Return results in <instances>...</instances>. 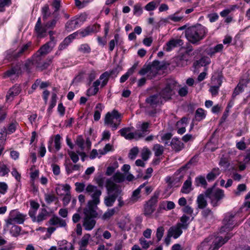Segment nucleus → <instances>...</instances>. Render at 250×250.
<instances>
[{
  "instance_id": "obj_63",
  "label": "nucleus",
  "mask_w": 250,
  "mask_h": 250,
  "mask_svg": "<svg viewBox=\"0 0 250 250\" xmlns=\"http://www.w3.org/2000/svg\"><path fill=\"white\" fill-rule=\"evenodd\" d=\"M244 90H243L242 87H240L239 86L237 85L236 87L234 88L233 92L232 94V99H234L236 96L238 95L240 93L243 92Z\"/></svg>"
},
{
  "instance_id": "obj_19",
  "label": "nucleus",
  "mask_w": 250,
  "mask_h": 250,
  "mask_svg": "<svg viewBox=\"0 0 250 250\" xmlns=\"http://www.w3.org/2000/svg\"><path fill=\"white\" fill-rule=\"evenodd\" d=\"M55 46L50 43L46 42L42 45L38 51L34 55L35 57L44 56L51 52Z\"/></svg>"
},
{
  "instance_id": "obj_58",
  "label": "nucleus",
  "mask_w": 250,
  "mask_h": 250,
  "mask_svg": "<svg viewBox=\"0 0 250 250\" xmlns=\"http://www.w3.org/2000/svg\"><path fill=\"white\" fill-rule=\"evenodd\" d=\"M143 13V8L140 4H135L133 7V14L140 16Z\"/></svg>"
},
{
  "instance_id": "obj_20",
  "label": "nucleus",
  "mask_w": 250,
  "mask_h": 250,
  "mask_svg": "<svg viewBox=\"0 0 250 250\" xmlns=\"http://www.w3.org/2000/svg\"><path fill=\"white\" fill-rule=\"evenodd\" d=\"M170 146L172 149L175 152H178L182 150L185 147L184 144L178 138L172 139Z\"/></svg>"
},
{
  "instance_id": "obj_16",
  "label": "nucleus",
  "mask_w": 250,
  "mask_h": 250,
  "mask_svg": "<svg viewBox=\"0 0 250 250\" xmlns=\"http://www.w3.org/2000/svg\"><path fill=\"white\" fill-rule=\"evenodd\" d=\"M33 58L34 59V65L41 71L46 69L50 64V61L49 62L43 61L42 57H35V55H33Z\"/></svg>"
},
{
  "instance_id": "obj_22",
  "label": "nucleus",
  "mask_w": 250,
  "mask_h": 250,
  "mask_svg": "<svg viewBox=\"0 0 250 250\" xmlns=\"http://www.w3.org/2000/svg\"><path fill=\"white\" fill-rule=\"evenodd\" d=\"M21 73V65L17 64L15 66L13 67L11 69L6 71L4 74L3 77L6 78L10 77L14 75H16L17 76Z\"/></svg>"
},
{
  "instance_id": "obj_2",
  "label": "nucleus",
  "mask_w": 250,
  "mask_h": 250,
  "mask_svg": "<svg viewBox=\"0 0 250 250\" xmlns=\"http://www.w3.org/2000/svg\"><path fill=\"white\" fill-rule=\"evenodd\" d=\"M208 33V29L201 24H196L187 28L185 31V36L192 44L198 43L204 39Z\"/></svg>"
},
{
  "instance_id": "obj_9",
  "label": "nucleus",
  "mask_w": 250,
  "mask_h": 250,
  "mask_svg": "<svg viewBox=\"0 0 250 250\" xmlns=\"http://www.w3.org/2000/svg\"><path fill=\"white\" fill-rule=\"evenodd\" d=\"M26 216V215L21 213L16 210H13L10 212V217L6 220V225H12L14 223L22 224L24 222Z\"/></svg>"
},
{
  "instance_id": "obj_26",
  "label": "nucleus",
  "mask_w": 250,
  "mask_h": 250,
  "mask_svg": "<svg viewBox=\"0 0 250 250\" xmlns=\"http://www.w3.org/2000/svg\"><path fill=\"white\" fill-rule=\"evenodd\" d=\"M78 24V20L73 18L66 23L65 25V29L67 31L70 32L75 29Z\"/></svg>"
},
{
  "instance_id": "obj_60",
  "label": "nucleus",
  "mask_w": 250,
  "mask_h": 250,
  "mask_svg": "<svg viewBox=\"0 0 250 250\" xmlns=\"http://www.w3.org/2000/svg\"><path fill=\"white\" fill-rule=\"evenodd\" d=\"M79 50L83 53H89L91 51V48L88 44L85 43L82 44Z\"/></svg>"
},
{
  "instance_id": "obj_10",
  "label": "nucleus",
  "mask_w": 250,
  "mask_h": 250,
  "mask_svg": "<svg viewBox=\"0 0 250 250\" xmlns=\"http://www.w3.org/2000/svg\"><path fill=\"white\" fill-rule=\"evenodd\" d=\"M159 193H155L151 198L146 202L144 207V214L146 215L151 214L155 210L156 205L158 202Z\"/></svg>"
},
{
  "instance_id": "obj_4",
  "label": "nucleus",
  "mask_w": 250,
  "mask_h": 250,
  "mask_svg": "<svg viewBox=\"0 0 250 250\" xmlns=\"http://www.w3.org/2000/svg\"><path fill=\"white\" fill-rule=\"evenodd\" d=\"M122 121V114L116 109L108 112L105 116L104 123L109 126L112 130H116Z\"/></svg>"
},
{
  "instance_id": "obj_48",
  "label": "nucleus",
  "mask_w": 250,
  "mask_h": 250,
  "mask_svg": "<svg viewBox=\"0 0 250 250\" xmlns=\"http://www.w3.org/2000/svg\"><path fill=\"white\" fill-rule=\"evenodd\" d=\"M102 104H98L96 105V108L99 109V110H96L94 112V119L95 121H98L100 120L101 117V112L102 110V109L101 108Z\"/></svg>"
},
{
  "instance_id": "obj_54",
  "label": "nucleus",
  "mask_w": 250,
  "mask_h": 250,
  "mask_svg": "<svg viewBox=\"0 0 250 250\" xmlns=\"http://www.w3.org/2000/svg\"><path fill=\"white\" fill-rule=\"evenodd\" d=\"M61 137L59 134H57L54 137L55 148L57 151L60 149L61 147Z\"/></svg>"
},
{
  "instance_id": "obj_3",
  "label": "nucleus",
  "mask_w": 250,
  "mask_h": 250,
  "mask_svg": "<svg viewBox=\"0 0 250 250\" xmlns=\"http://www.w3.org/2000/svg\"><path fill=\"white\" fill-rule=\"evenodd\" d=\"M105 187L109 193L114 192L113 194L104 198V203L107 207H111L113 205L116 199L121 195L122 190L121 187L114 183L111 179H107Z\"/></svg>"
},
{
  "instance_id": "obj_57",
  "label": "nucleus",
  "mask_w": 250,
  "mask_h": 250,
  "mask_svg": "<svg viewBox=\"0 0 250 250\" xmlns=\"http://www.w3.org/2000/svg\"><path fill=\"white\" fill-rule=\"evenodd\" d=\"M18 123L16 121H14L10 124L8 126L7 131L8 134L14 132L16 129Z\"/></svg>"
},
{
  "instance_id": "obj_50",
  "label": "nucleus",
  "mask_w": 250,
  "mask_h": 250,
  "mask_svg": "<svg viewBox=\"0 0 250 250\" xmlns=\"http://www.w3.org/2000/svg\"><path fill=\"white\" fill-rule=\"evenodd\" d=\"M119 38V35L118 34H116L114 36V39L112 40L109 42V50L110 51L113 50L115 44L117 43Z\"/></svg>"
},
{
  "instance_id": "obj_5",
  "label": "nucleus",
  "mask_w": 250,
  "mask_h": 250,
  "mask_svg": "<svg viewBox=\"0 0 250 250\" xmlns=\"http://www.w3.org/2000/svg\"><path fill=\"white\" fill-rule=\"evenodd\" d=\"M216 184L211 188H208L205 192V196L210 200V203L213 207H217L219 202L224 197V191L220 188H215Z\"/></svg>"
},
{
  "instance_id": "obj_28",
  "label": "nucleus",
  "mask_w": 250,
  "mask_h": 250,
  "mask_svg": "<svg viewBox=\"0 0 250 250\" xmlns=\"http://www.w3.org/2000/svg\"><path fill=\"white\" fill-rule=\"evenodd\" d=\"M191 179L190 177L184 183L183 187L181 188V192L183 193L188 194L191 190Z\"/></svg>"
},
{
  "instance_id": "obj_61",
  "label": "nucleus",
  "mask_w": 250,
  "mask_h": 250,
  "mask_svg": "<svg viewBox=\"0 0 250 250\" xmlns=\"http://www.w3.org/2000/svg\"><path fill=\"white\" fill-rule=\"evenodd\" d=\"M150 153H151L150 151L148 148H144L143 149L142 153H141L142 158L144 161L147 160L148 159Z\"/></svg>"
},
{
  "instance_id": "obj_59",
  "label": "nucleus",
  "mask_w": 250,
  "mask_h": 250,
  "mask_svg": "<svg viewBox=\"0 0 250 250\" xmlns=\"http://www.w3.org/2000/svg\"><path fill=\"white\" fill-rule=\"evenodd\" d=\"M76 187L75 190L78 193L83 192L85 187V185L83 183L76 182L75 184Z\"/></svg>"
},
{
  "instance_id": "obj_51",
  "label": "nucleus",
  "mask_w": 250,
  "mask_h": 250,
  "mask_svg": "<svg viewBox=\"0 0 250 250\" xmlns=\"http://www.w3.org/2000/svg\"><path fill=\"white\" fill-rule=\"evenodd\" d=\"M189 217L187 216L186 215H183L181 218V223H177V224H180V226L183 229H186L188 226V224L187 222L189 220Z\"/></svg>"
},
{
  "instance_id": "obj_44",
  "label": "nucleus",
  "mask_w": 250,
  "mask_h": 250,
  "mask_svg": "<svg viewBox=\"0 0 250 250\" xmlns=\"http://www.w3.org/2000/svg\"><path fill=\"white\" fill-rule=\"evenodd\" d=\"M21 228L17 225H13L10 230V233L14 237H17L20 234Z\"/></svg>"
},
{
  "instance_id": "obj_23",
  "label": "nucleus",
  "mask_w": 250,
  "mask_h": 250,
  "mask_svg": "<svg viewBox=\"0 0 250 250\" xmlns=\"http://www.w3.org/2000/svg\"><path fill=\"white\" fill-rule=\"evenodd\" d=\"M183 44L181 39H172L166 44V50L167 52L171 51L173 48L181 46Z\"/></svg>"
},
{
  "instance_id": "obj_32",
  "label": "nucleus",
  "mask_w": 250,
  "mask_h": 250,
  "mask_svg": "<svg viewBox=\"0 0 250 250\" xmlns=\"http://www.w3.org/2000/svg\"><path fill=\"white\" fill-rule=\"evenodd\" d=\"M42 14L43 21L47 20L51 16L52 13L48 4H45L42 7Z\"/></svg>"
},
{
  "instance_id": "obj_25",
  "label": "nucleus",
  "mask_w": 250,
  "mask_h": 250,
  "mask_svg": "<svg viewBox=\"0 0 250 250\" xmlns=\"http://www.w3.org/2000/svg\"><path fill=\"white\" fill-rule=\"evenodd\" d=\"M250 82V78L249 75L248 73H246L241 77L237 85L244 90V88L248 86V84Z\"/></svg>"
},
{
  "instance_id": "obj_40",
  "label": "nucleus",
  "mask_w": 250,
  "mask_h": 250,
  "mask_svg": "<svg viewBox=\"0 0 250 250\" xmlns=\"http://www.w3.org/2000/svg\"><path fill=\"white\" fill-rule=\"evenodd\" d=\"M113 180L110 178L113 182V181L116 183H121L125 180V176L120 172H116L112 177Z\"/></svg>"
},
{
  "instance_id": "obj_36",
  "label": "nucleus",
  "mask_w": 250,
  "mask_h": 250,
  "mask_svg": "<svg viewBox=\"0 0 250 250\" xmlns=\"http://www.w3.org/2000/svg\"><path fill=\"white\" fill-rule=\"evenodd\" d=\"M198 162V156L195 155L184 166L181 167L179 170H182L185 169H188L191 166H194Z\"/></svg>"
},
{
  "instance_id": "obj_18",
  "label": "nucleus",
  "mask_w": 250,
  "mask_h": 250,
  "mask_svg": "<svg viewBox=\"0 0 250 250\" xmlns=\"http://www.w3.org/2000/svg\"><path fill=\"white\" fill-rule=\"evenodd\" d=\"M48 223L50 226H55L58 227H65L67 225L66 221L58 216L54 215L48 221Z\"/></svg>"
},
{
  "instance_id": "obj_43",
  "label": "nucleus",
  "mask_w": 250,
  "mask_h": 250,
  "mask_svg": "<svg viewBox=\"0 0 250 250\" xmlns=\"http://www.w3.org/2000/svg\"><path fill=\"white\" fill-rule=\"evenodd\" d=\"M216 80L218 85L217 86H211L209 90L210 92L213 96H215L218 94L219 88L222 83V80L220 78H218Z\"/></svg>"
},
{
  "instance_id": "obj_62",
  "label": "nucleus",
  "mask_w": 250,
  "mask_h": 250,
  "mask_svg": "<svg viewBox=\"0 0 250 250\" xmlns=\"http://www.w3.org/2000/svg\"><path fill=\"white\" fill-rule=\"evenodd\" d=\"M164 233V229L163 227H160L157 228L156 231V237L157 241L159 242L162 239Z\"/></svg>"
},
{
  "instance_id": "obj_33",
  "label": "nucleus",
  "mask_w": 250,
  "mask_h": 250,
  "mask_svg": "<svg viewBox=\"0 0 250 250\" xmlns=\"http://www.w3.org/2000/svg\"><path fill=\"white\" fill-rule=\"evenodd\" d=\"M152 150L154 153V155L156 157H159L164 153V147L158 144H155L154 145Z\"/></svg>"
},
{
  "instance_id": "obj_29",
  "label": "nucleus",
  "mask_w": 250,
  "mask_h": 250,
  "mask_svg": "<svg viewBox=\"0 0 250 250\" xmlns=\"http://www.w3.org/2000/svg\"><path fill=\"white\" fill-rule=\"evenodd\" d=\"M119 210L117 207L111 209H108L107 210L103 215L102 219L104 220H108Z\"/></svg>"
},
{
  "instance_id": "obj_55",
  "label": "nucleus",
  "mask_w": 250,
  "mask_h": 250,
  "mask_svg": "<svg viewBox=\"0 0 250 250\" xmlns=\"http://www.w3.org/2000/svg\"><path fill=\"white\" fill-rule=\"evenodd\" d=\"M10 171V169L4 164L0 163V176H4Z\"/></svg>"
},
{
  "instance_id": "obj_34",
  "label": "nucleus",
  "mask_w": 250,
  "mask_h": 250,
  "mask_svg": "<svg viewBox=\"0 0 250 250\" xmlns=\"http://www.w3.org/2000/svg\"><path fill=\"white\" fill-rule=\"evenodd\" d=\"M161 0H154L148 3L145 7V9L148 11H151L154 10L160 4Z\"/></svg>"
},
{
  "instance_id": "obj_24",
  "label": "nucleus",
  "mask_w": 250,
  "mask_h": 250,
  "mask_svg": "<svg viewBox=\"0 0 250 250\" xmlns=\"http://www.w3.org/2000/svg\"><path fill=\"white\" fill-rule=\"evenodd\" d=\"M65 170L68 175L75 171H80L81 165L79 164H73L71 162L65 163L64 164Z\"/></svg>"
},
{
  "instance_id": "obj_17",
  "label": "nucleus",
  "mask_w": 250,
  "mask_h": 250,
  "mask_svg": "<svg viewBox=\"0 0 250 250\" xmlns=\"http://www.w3.org/2000/svg\"><path fill=\"white\" fill-rule=\"evenodd\" d=\"M100 26L97 24L89 25L82 31H79V35L82 37H86L91 34L96 33L99 31Z\"/></svg>"
},
{
  "instance_id": "obj_31",
  "label": "nucleus",
  "mask_w": 250,
  "mask_h": 250,
  "mask_svg": "<svg viewBox=\"0 0 250 250\" xmlns=\"http://www.w3.org/2000/svg\"><path fill=\"white\" fill-rule=\"evenodd\" d=\"M188 56L187 54H182L177 58V65L178 66H184L188 64Z\"/></svg>"
},
{
  "instance_id": "obj_46",
  "label": "nucleus",
  "mask_w": 250,
  "mask_h": 250,
  "mask_svg": "<svg viewBox=\"0 0 250 250\" xmlns=\"http://www.w3.org/2000/svg\"><path fill=\"white\" fill-rule=\"evenodd\" d=\"M219 165L221 167H222L225 170H226L229 167L230 164L228 158L222 157L220 159Z\"/></svg>"
},
{
  "instance_id": "obj_37",
  "label": "nucleus",
  "mask_w": 250,
  "mask_h": 250,
  "mask_svg": "<svg viewBox=\"0 0 250 250\" xmlns=\"http://www.w3.org/2000/svg\"><path fill=\"white\" fill-rule=\"evenodd\" d=\"M149 124L147 122L143 123L141 126V131L142 132H138V137L139 138L143 137L146 135V133L148 132V128Z\"/></svg>"
},
{
  "instance_id": "obj_41",
  "label": "nucleus",
  "mask_w": 250,
  "mask_h": 250,
  "mask_svg": "<svg viewBox=\"0 0 250 250\" xmlns=\"http://www.w3.org/2000/svg\"><path fill=\"white\" fill-rule=\"evenodd\" d=\"M90 238V235L89 234H85L79 242L80 247L83 248L86 247L88 244Z\"/></svg>"
},
{
  "instance_id": "obj_64",
  "label": "nucleus",
  "mask_w": 250,
  "mask_h": 250,
  "mask_svg": "<svg viewBox=\"0 0 250 250\" xmlns=\"http://www.w3.org/2000/svg\"><path fill=\"white\" fill-rule=\"evenodd\" d=\"M139 152L137 147L132 148L129 153V157L131 159H134Z\"/></svg>"
},
{
  "instance_id": "obj_11",
  "label": "nucleus",
  "mask_w": 250,
  "mask_h": 250,
  "mask_svg": "<svg viewBox=\"0 0 250 250\" xmlns=\"http://www.w3.org/2000/svg\"><path fill=\"white\" fill-rule=\"evenodd\" d=\"M234 215L232 214L227 215L223 221V226L220 229V232H224L231 230L235 225H238L235 223L233 218Z\"/></svg>"
},
{
  "instance_id": "obj_7",
  "label": "nucleus",
  "mask_w": 250,
  "mask_h": 250,
  "mask_svg": "<svg viewBox=\"0 0 250 250\" xmlns=\"http://www.w3.org/2000/svg\"><path fill=\"white\" fill-rule=\"evenodd\" d=\"M31 42H28L23 44L15 51L9 50L7 53L6 58L10 61L17 60L25 55L31 46Z\"/></svg>"
},
{
  "instance_id": "obj_39",
  "label": "nucleus",
  "mask_w": 250,
  "mask_h": 250,
  "mask_svg": "<svg viewBox=\"0 0 250 250\" xmlns=\"http://www.w3.org/2000/svg\"><path fill=\"white\" fill-rule=\"evenodd\" d=\"M206 117L204 110L201 108H198L195 112V118L196 121H200Z\"/></svg>"
},
{
  "instance_id": "obj_49",
  "label": "nucleus",
  "mask_w": 250,
  "mask_h": 250,
  "mask_svg": "<svg viewBox=\"0 0 250 250\" xmlns=\"http://www.w3.org/2000/svg\"><path fill=\"white\" fill-rule=\"evenodd\" d=\"M139 242L143 249L145 250L147 249L149 247L150 245H152L153 243L151 241H147L145 240V238L143 237L140 238Z\"/></svg>"
},
{
  "instance_id": "obj_6",
  "label": "nucleus",
  "mask_w": 250,
  "mask_h": 250,
  "mask_svg": "<svg viewBox=\"0 0 250 250\" xmlns=\"http://www.w3.org/2000/svg\"><path fill=\"white\" fill-rule=\"evenodd\" d=\"M147 105L146 107V112L150 116L153 117L157 113L156 107L161 103V96L158 94L150 96L146 99Z\"/></svg>"
},
{
  "instance_id": "obj_52",
  "label": "nucleus",
  "mask_w": 250,
  "mask_h": 250,
  "mask_svg": "<svg viewBox=\"0 0 250 250\" xmlns=\"http://www.w3.org/2000/svg\"><path fill=\"white\" fill-rule=\"evenodd\" d=\"M95 180L98 186L102 189L104 188V185L105 180V178L102 175H100L95 178Z\"/></svg>"
},
{
  "instance_id": "obj_38",
  "label": "nucleus",
  "mask_w": 250,
  "mask_h": 250,
  "mask_svg": "<svg viewBox=\"0 0 250 250\" xmlns=\"http://www.w3.org/2000/svg\"><path fill=\"white\" fill-rule=\"evenodd\" d=\"M144 188V184H142L139 186V187L135 190L132 193L131 196V200L133 202H136L138 199L140 197V194L141 190Z\"/></svg>"
},
{
  "instance_id": "obj_1",
  "label": "nucleus",
  "mask_w": 250,
  "mask_h": 250,
  "mask_svg": "<svg viewBox=\"0 0 250 250\" xmlns=\"http://www.w3.org/2000/svg\"><path fill=\"white\" fill-rule=\"evenodd\" d=\"M85 193L90 195L92 200H89L87 206L83 209L84 217L83 226L85 229L91 230L95 226L96 221L94 219L98 215L96 211L97 205L100 203V197L102 191L97 187L88 184L85 188Z\"/></svg>"
},
{
  "instance_id": "obj_12",
  "label": "nucleus",
  "mask_w": 250,
  "mask_h": 250,
  "mask_svg": "<svg viewBox=\"0 0 250 250\" xmlns=\"http://www.w3.org/2000/svg\"><path fill=\"white\" fill-rule=\"evenodd\" d=\"M47 29L45 24L43 25L42 24L41 18H39L34 28L37 37L39 38H43L46 37Z\"/></svg>"
},
{
  "instance_id": "obj_14",
  "label": "nucleus",
  "mask_w": 250,
  "mask_h": 250,
  "mask_svg": "<svg viewBox=\"0 0 250 250\" xmlns=\"http://www.w3.org/2000/svg\"><path fill=\"white\" fill-rule=\"evenodd\" d=\"M232 236L233 234L232 233H227L224 238L222 236L217 237L213 241V244L211 247V248H212V250H218L230 239Z\"/></svg>"
},
{
  "instance_id": "obj_42",
  "label": "nucleus",
  "mask_w": 250,
  "mask_h": 250,
  "mask_svg": "<svg viewBox=\"0 0 250 250\" xmlns=\"http://www.w3.org/2000/svg\"><path fill=\"white\" fill-rule=\"evenodd\" d=\"M110 77V73L108 71L103 73L100 77V80H103L101 84V86H104L107 83L109 78Z\"/></svg>"
},
{
  "instance_id": "obj_45",
  "label": "nucleus",
  "mask_w": 250,
  "mask_h": 250,
  "mask_svg": "<svg viewBox=\"0 0 250 250\" xmlns=\"http://www.w3.org/2000/svg\"><path fill=\"white\" fill-rule=\"evenodd\" d=\"M195 182L196 183V186H199V185H201L204 188H206L207 186V183L205 178L203 176H200L197 177L195 179Z\"/></svg>"
},
{
  "instance_id": "obj_27",
  "label": "nucleus",
  "mask_w": 250,
  "mask_h": 250,
  "mask_svg": "<svg viewBox=\"0 0 250 250\" xmlns=\"http://www.w3.org/2000/svg\"><path fill=\"white\" fill-rule=\"evenodd\" d=\"M198 208L200 209L205 208L208 205L207 201L205 198V194H199L197 198Z\"/></svg>"
},
{
  "instance_id": "obj_35",
  "label": "nucleus",
  "mask_w": 250,
  "mask_h": 250,
  "mask_svg": "<svg viewBox=\"0 0 250 250\" xmlns=\"http://www.w3.org/2000/svg\"><path fill=\"white\" fill-rule=\"evenodd\" d=\"M49 215V212L45 208H42L41 212L37 216L36 221L38 223L41 222L45 220Z\"/></svg>"
},
{
  "instance_id": "obj_21",
  "label": "nucleus",
  "mask_w": 250,
  "mask_h": 250,
  "mask_svg": "<svg viewBox=\"0 0 250 250\" xmlns=\"http://www.w3.org/2000/svg\"><path fill=\"white\" fill-rule=\"evenodd\" d=\"M183 229L180 224H176V225L170 227L168 231V235L169 236H172L175 239L179 237L182 233Z\"/></svg>"
},
{
  "instance_id": "obj_47",
  "label": "nucleus",
  "mask_w": 250,
  "mask_h": 250,
  "mask_svg": "<svg viewBox=\"0 0 250 250\" xmlns=\"http://www.w3.org/2000/svg\"><path fill=\"white\" fill-rule=\"evenodd\" d=\"M148 65H150L152 68H154L155 69H157L158 72L164 66V64L162 63L158 60L154 61L151 64H148Z\"/></svg>"
},
{
  "instance_id": "obj_30",
  "label": "nucleus",
  "mask_w": 250,
  "mask_h": 250,
  "mask_svg": "<svg viewBox=\"0 0 250 250\" xmlns=\"http://www.w3.org/2000/svg\"><path fill=\"white\" fill-rule=\"evenodd\" d=\"M220 174L219 168H214L207 175V179L208 181H213Z\"/></svg>"
},
{
  "instance_id": "obj_8",
  "label": "nucleus",
  "mask_w": 250,
  "mask_h": 250,
  "mask_svg": "<svg viewBox=\"0 0 250 250\" xmlns=\"http://www.w3.org/2000/svg\"><path fill=\"white\" fill-rule=\"evenodd\" d=\"M177 82L174 80H169L167 81L166 87L162 89L160 94L161 96L166 99H170L171 96L174 94L173 92L175 88Z\"/></svg>"
},
{
  "instance_id": "obj_15",
  "label": "nucleus",
  "mask_w": 250,
  "mask_h": 250,
  "mask_svg": "<svg viewBox=\"0 0 250 250\" xmlns=\"http://www.w3.org/2000/svg\"><path fill=\"white\" fill-rule=\"evenodd\" d=\"M133 129V127H124L120 129L119 132L120 133L121 135L124 137L125 139L130 140L135 138V136L138 137V132H130Z\"/></svg>"
},
{
  "instance_id": "obj_13",
  "label": "nucleus",
  "mask_w": 250,
  "mask_h": 250,
  "mask_svg": "<svg viewBox=\"0 0 250 250\" xmlns=\"http://www.w3.org/2000/svg\"><path fill=\"white\" fill-rule=\"evenodd\" d=\"M157 69L152 68L150 65H144L139 71V74L141 75L147 74L146 78L149 80L154 78L158 74Z\"/></svg>"
},
{
  "instance_id": "obj_53",
  "label": "nucleus",
  "mask_w": 250,
  "mask_h": 250,
  "mask_svg": "<svg viewBox=\"0 0 250 250\" xmlns=\"http://www.w3.org/2000/svg\"><path fill=\"white\" fill-rule=\"evenodd\" d=\"M70 43V40L69 39H66V38L64 39V40L59 45L58 50L59 51H62L65 49Z\"/></svg>"
},
{
  "instance_id": "obj_56",
  "label": "nucleus",
  "mask_w": 250,
  "mask_h": 250,
  "mask_svg": "<svg viewBox=\"0 0 250 250\" xmlns=\"http://www.w3.org/2000/svg\"><path fill=\"white\" fill-rule=\"evenodd\" d=\"M11 4V0H0V12L4 11V7L8 6Z\"/></svg>"
}]
</instances>
